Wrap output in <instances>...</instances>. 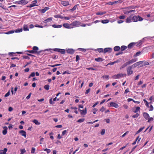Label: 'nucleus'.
Instances as JSON below:
<instances>
[{
	"instance_id": "1",
	"label": "nucleus",
	"mask_w": 154,
	"mask_h": 154,
	"mask_svg": "<svg viewBox=\"0 0 154 154\" xmlns=\"http://www.w3.org/2000/svg\"><path fill=\"white\" fill-rule=\"evenodd\" d=\"M143 19L140 16H137L131 15L128 17L125 20V22L127 23H130L133 22H136L138 21H142Z\"/></svg>"
},
{
	"instance_id": "2",
	"label": "nucleus",
	"mask_w": 154,
	"mask_h": 154,
	"mask_svg": "<svg viewBox=\"0 0 154 154\" xmlns=\"http://www.w3.org/2000/svg\"><path fill=\"white\" fill-rule=\"evenodd\" d=\"M32 49L35 52V54H36L38 55H39L40 54L42 51H48L50 49H47L46 50H45L44 51H37L38 50V47L37 46H34L33 47Z\"/></svg>"
},
{
	"instance_id": "3",
	"label": "nucleus",
	"mask_w": 154,
	"mask_h": 154,
	"mask_svg": "<svg viewBox=\"0 0 154 154\" xmlns=\"http://www.w3.org/2000/svg\"><path fill=\"white\" fill-rule=\"evenodd\" d=\"M133 67L134 66L133 65L129 66L128 67L127 69L128 75H130L133 73V71L132 69Z\"/></svg>"
},
{
	"instance_id": "4",
	"label": "nucleus",
	"mask_w": 154,
	"mask_h": 154,
	"mask_svg": "<svg viewBox=\"0 0 154 154\" xmlns=\"http://www.w3.org/2000/svg\"><path fill=\"white\" fill-rule=\"evenodd\" d=\"M53 50L54 51L59 52L62 54H65V50L63 49L55 48L53 49Z\"/></svg>"
},
{
	"instance_id": "5",
	"label": "nucleus",
	"mask_w": 154,
	"mask_h": 154,
	"mask_svg": "<svg viewBox=\"0 0 154 154\" xmlns=\"http://www.w3.org/2000/svg\"><path fill=\"white\" fill-rule=\"evenodd\" d=\"M81 24V22L79 21L73 22L72 23V28L78 26Z\"/></svg>"
},
{
	"instance_id": "6",
	"label": "nucleus",
	"mask_w": 154,
	"mask_h": 154,
	"mask_svg": "<svg viewBox=\"0 0 154 154\" xmlns=\"http://www.w3.org/2000/svg\"><path fill=\"white\" fill-rule=\"evenodd\" d=\"M28 2L26 0H21L17 2L16 3L19 5H26L27 4Z\"/></svg>"
},
{
	"instance_id": "7",
	"label": "nucleus",
	"mask_w": 154,
	"mask_h": 154,
	"mask_svg": "<svg viewBox=\"0 0 154 154\" xmlns=\"http://www.w3.org/2000/svg\"><path fill=\"white\" fill-rule=\"evenodd\" d=\"M37 1L36 0H35L33 1L32 3L30 4L29 6H27L28 7L32 8L35 6H38V5H37Z\"/></svg>"
},
{
	"instance_id": "8",
	"label": "nucleus",
	"mask_w": 154,
	"mask_h": 154,
	"mask_svg": "<svg viewBox=\"0 0 154 154\" xmlns=\"http://www.w3.org/2000/svg\"><path fill=\"white\" fill-rule=\"evenodd\" d=\"M63 26L66 28L71 29L72 28V26L71 23L69 24L67 23H64L63 24Z\"/></svg>"
},
{
	"instance_id": "9",
	"label": "nucleus",
	"mask_w": 154,
	"mask_h": 154,
	"mask_svg": "<svg viewBox=\"0 0 154 154\" xmlns=\"http://www.w3.org/2000/svg\"><path fill=\"white\" fill-rule=\"evenodd\" d=\"M112 50V49L110 48H105L103 50L104 53H111Z\"/></svg>"
},
{
	"instance_id": "10",
	"label": "nucleus",
	"mask_w": 154,
	"mask_h": 154,
	"mask_svg": "<svg viewBox=\"0 0 154 154\" xmlns=\"http://www.w3.org/2000/svg\"><path fill=\"white\" fill-rule=\"evenodd\" d=\"M60 4L64 6H66L69 5V2L68 1H61Z\"/></svg>"
},
{
	"instance_id": "11",
	"label": "nucleus",
	"mask_w": 154,
	"mask_h": 154,
	"mask_svg": "<svg viewBox=\"0 0 154 154\" xmlns=\"http://www.w3.org/2000/svg\"><path fill=\"white\" fill-rule=\"evenodd\" d=\"M110 104L111 106L114 107L116 108H117L119 107V105L116 103L111 102L110 103Z\"/></svg>"
},
{
	"instance_id": "12",
	"label": "nucleus",
	"mask_w": 154,
	"mask_h": 154,
	"mask_svg": "<svg viewBox=\"0 0 154 154\" xmlns=\"http://www.w3.org/2000/svg\"><path fill=\"white\" fill-rule=\"evenodd\" d=\"M49 8L48 7H45L43 9H40L39 10V11H40L42 13H45L47 11L49 10Z\"/></svg>"
},
{
	"instance_id": "13",
	"label": "nucleus",
	"mask_w": 154,
	"mask_h": 154,
	"mask_svg": "<svg viewBox=\"0 0 154 154\" xmlns=\"http://www.w3.org/2000/svg\"><path fill=\"white\" fill-rule=\"evenodd\" d=\"M3 130L2 131V134L4 135H6L7 132L8 128L7 126H4L3 128Z\"/></svg>"
},
{
	"instance_id": "14",
	"label": "nucleus",
	"mask_w": 154,
	"mask_h": 154,
	"mask_svg": "<svg viewBox=\"0 0 154 154\" xmlns=\"http://www.w3.org/2000/svg\"><path fill=\"white\" fill-rule=\"evenodd\" d=\"M81 112V116L85 115L87 113V108H85L84 109L82 110Z\"/></svg>"
},
{
	"instance_id": "15",
	"label": "nucleus",
	"mask_w": 154,
	"mask_h": 154,
	"mask_svg": "<svg viewBox=\"0 0 154 154\" xmlns=\"http://www.w3.org/2000/svg\"><path fill=\"white\" fill-rule=\"evenodd\" d=\"M66 51L68 53L70 54H73L75 52L74 50L72 49H68Z\"/></svg>"
},
{
	"instance_id": "16",
	"label": "nucleus",
	"mask_w": 154,
	"mask_h": 154,
	"mask_svg": "<svg viewBox=\"0 0 154 154\" xmlns=\"http://www.w3.org/2000/svg\"><path fill=\"white\" fill-rule=\"evenodd\" d=\"M52 20V17H49L46 20H44L43 22L44 23H49Z\"/></svg>"
},
{
	"instance_id": "17",
	"label": "nucleus",
	"mask_w": 154,
	"mask_h": 154,
	"mask_svg": "<svg viewBox=\"0 0 154 154\" xmlns=\"http://www.w3.org/2000/svg\"><path fill=\"white\" fill-rule=\"evenodd\" d=\"M143 61H140L138 62L133 64V66H134V68L139 66L140 64H142L143 63Z\"/></svg>"
},
{
	"instance_id": "18",
	"label": "nucleus",
	"mask_w": 154,
	"mask_h": 154,
	"mask_svg": "<svg viewBox=\"0 0 154 154\" xmlns=\"http://www.w3.org/2000/svg\"><path fill=\"white\" fill-rule=\"evenodd\" d=\"M19 133L21 134V135L24 136V137L26 138V133L25 131L23 130H21L19 132Z\"/></svg>"
},
{
	"instance_id": "19",
	"label": "nucleus",
	"mask_w": 154,
	"mask_h": 154,
	"mask_svg": "<svg viewBox=\"0 0 154 154\" xmlns=\"http://www.w3.org/2000/svg\"><path fill=\"white\" fill-rule=\"evenodd\" d=\"M126 75V74L119 73L117 74L118 79H120L122 77H125Z\"/></svg>"
},
{
	"instance_id": "20",
	"label": "nucleus",
	"mask_w": 154,
	"mask_h": 154,
	"mask_svg": "<svg viewBox=\"0 0 154 154\" xmlns=\"http://www.w3.org/2000/svg\"><path fill=\"white\" fill-rule=\"evenodd\" d=\"M7 150L8 149L6 148H4L3 150H0V154H5Z\"/></svg>"
},
{
	"instance_id": "21",
	"label": "nucleus",
	"mask_w": 154,
	"mask_h": 154,
	"mask_svg": "<svg viewBox=\"0 0 154 154\" xmlns=\"http://www.w3.org/2000/svg\"><path fill=\"white\" fill-rule=\"evenodd\" d=\"M128 9H126V7L124 8L123 11V13L125 14H128L129 13V11H128Z\"/></svg>"
},
{
	"instance_id": "22",
	"label": "nucleus",
	"mask_w": 154,
	"mask_h": 154,
	"mask_svg": "<svg viewBox=\"0 0 154 154\" xmlns=\"http://www.w3.org/2000/svg\"><path fill=\"white\" fill-rule=\"evenodd\" d=\"M143 116L146 119H148L149 118V115L146 112L144 113L143 114Z\"/></svg>"
},
{
	"instance_id": "23",
	"label": "nucleus",
	"mask_w": 154,
	"mask_h": 154,
	"mask_svg": "<svg viewBox=\"0 0 154 154\" xmlns=\"http://www.w3.org/2000/svg\"><path fill=\"white\" fill-rule=\"evenodd\" d=\"M135 43H134V42L131 43L128 45V47L129 48H132L133 46L135 45Z\"/></svg>"
},
{
	"instance_id": "24",
	"label": "nucleus",
	"mask_w": 154,
	"mask_h": 154,
	"mask_svg": "<svg viewBox=\"0 0 154 154\" xmlns=\"http://www.w3.org/2000/svg\"><path fill=\"white\" fill-rule=\"evenodd\" d=\"M103 60L101 57H98L95 59V60L97 62H102Z\"/></svg>"
},
{
	"instance_id": "25",
	"label": "nucleus",
	"mask_w": 154,
	"mask_h": 154,
	"mask_svg": "<svg viewBox=\"0 0 154 154\" xmlns=\"http://www.w3.org/2000/svg\"><path fill=\"white\" fill-rule=\"evenodd\" d=\"M136 7H137V6L132 5V6H129V7H126V9H128V10H130L131 9H134Z\"/></svg>"
},
{
	"instance_id": "26",
	"label": "nucleus",
	"mask_w": 154,
	"mask_h": 154,
	"mask_svg": "<svg viewBox=\"0 0 154 154\" xmlns=\"http://www.w3.org/2000/svg\"><path fill=\"white\" fill-rule=\"evenodd\" d=\"M52 26L54 28H59L62 27V25H57L55 24H54L52 25Z\"/></svg>"
},
{
	"instance_id": "27",
	"label": "nucleus",
	"mask_w": 154,
	"mask_h": 154,
	"mask_svg": "<svg viewBox=\"0 0 154 154\" xmlns=\"http://www.w3.org/2000/svg\"><path fill=\"white\" fill-rule=\"evenodd\" d=\"M144 39V38H143L142 39L140 40L138 42V44H137V45L138 46H140V45H141L143 44V43L144 42H143Z\"/></svg>"
},
{
	"instance_id": "28",
	"label": "nucleus",
	"mask_w": 154,
	"mask_h": 154,
	"mask_svg": "<svg viewBox=\"0 0 154 154\" xmlns=\"http://www.w3.org/2000/svg\"><path fill=\"white\" fill-rule=\"evenodd\" d=\"M23 30L25 31H28L29 30L28 26L27 25H24L23 26Z\"/></svg>"
},
{
	"instance_id": "29",
	"label": "nucleus",
	"mask_w": 154,
	"mask_h": 154,
	"mask_svg": "<svg viewBox=\"0 0 154 154\" xmlns=\"http://www.w3.org/2000/svg\"><path fill=\"white\" fill-rule=\"evenodd\" d=\"M137 61V59H133L129 61V63L130 64H132L135 62Z\"/></svg>"
},
{
	"instance_id": "30",
	"label": "nucleus",
	"mask_w": 154,
	"mask_h": 154,
	"mask_svg": "<svg viewBox=\"0 0 154 154\" xmlns=\"http://www.w3.org/2000/svg\"><path fill=\"white\" fill-rule=\"evenodd\" d=\"M32 122L34 123L36 125H39L41 124L40 122H39L36 119H34Z\"/></svg>"
},
{
	"instance_id": "31",
	"label": "nucleus",
	"mask_w": 154,
	"mask_h": 154,
	"mask_svg": "<svg viewBox=\"0 0 154 154\" xmlns=\"http://www.w3.org/2000/svg\"><path fill=\"white\" fill-rule=\"evenodd\" d=\"M120 48L119 46H116L114 48V50L115 51H118Z\"/></svg>"
},
{
	"instance_id": "32",
	"label": "nucleus",
	"mask_w": 154,
	"mask_h": 154,
	"mask_svg": "<svg viewBox=\"0 0 154 154\" xmlns=\"http://www.w3.org/2000/svg\"><path fill=\"white\" fill-rule=\"evenodd\" d=\"M15 32V30H11L9 31L8 32H5V33L6 34H12Z\"/></svg>"
},
{
	"instance_id": "33",
	"label": "nucleus",
	"mask_w": 154,
	"mask_h": 154,
	"mask_svg": "<svg viewBox=\"0 0 154 154\" xmlns=\"http://www.w3.org/2000/svg\"><path fill=\"white\" fill-rule=\"evenodd\" d=\"M127 48V47L125 46V45H123L120 48V49L121 50V51H123L125 50L126 48Z\"/></svg>"
},
{
	"instance_id": "34",
	"label": "nucleus",
	"mask_w": 154,
	"mask_h": 154,
	"mask_svg": "<svg viewBox=\"0 0 154 154\" xmlns=\"http://www.w3.org/2000/svg\"><path fill=\"white\" fill-rule=\"evenodd\" d=\"M144 128V127L141 128L137 131L136 132V134H138V133L141 132Z\"/></svg>"
},
{
	"instance_id": "35",
	"label": "nucleus",
	"mask_w": 154,
	"mask_h": 154,
	"mask_svg": "<svg viewBox=\"0 0 154 154\" xmlns=\"http://www.w3.org/2000/svg\"><path fill=\"white\" fill-rule=\"evenodd\" d=\"M79 4L75 5L72 9L69 10V11H73L75 10L76 9L77 6Z\"/></svg>"
},
{
	"instance_id": "36",
	"label": "nucleus",
	"mask_w": 154,
	"mask_h": 154,
	"mask_svg": "<svg viewBox=\"0 0 154 154\" xmlns=\"http://www.w3.org/2000/svg\"><path fill=\"white\" fill-rule=\"evenodd\" d=\"M0 7H1L4 10L6 9V7L3 5L2 3H0Z\"/></svg>"
},
{
	"instance_id": "37",
	"label": "nucleus",
	"mask_w": 154,
	"mask_h": 154,
	"mask_svg": "<svg viewBox=\"0 0 154 154\" xmlns=\"http://www.w3.org/2000/svg\"><path fill=\"white\" fill-rule=\"evenodd\" d=\"M50 86L48 85H46L44 87V88L46 90L48 91L49 89Z\"/></svg>"
},
{
	"instance_id": "38",
	"label": "nucleus",
	"mask_w": 154,
	"mask_h": 154,
	"mask_svg": "<svg viewBox=\"0 0 154 154\" xmlns=\"http://www.w3.org/2000/svg\"><path fill=\"white\" fill-rule=\"evenodd\" d=\"M101 22L103 23H107L109 22V20L107 19L104 20H101Z\"/></svg>"
},
{
	"instance_id": "39",
	"label": "nucleus",
	"mask_w": 154,
	"mask_h": 154,
	"mask_svg": "<svg viewBox=\"0 0 154 154\" xmlns=\"http://www.w3.org/2000/svg\"><path fill=\"white\" fill-rule=\"evenodd\" d=\"M23 29L22 28L20 29H17L15 31V32L16 33H18V32H21L22 31Z\"/></svg>"
},
{
	"instance_id": "40",
	"label": "nucleus",
	"mask_w": 154,
	"mask_h": 154,
	"mask_svg": "<svg viewBox=\"0 0 154 154\" xmlns=\"http://www.w3.org/2000/svg\"><path fill=\"white\" fill-rule=\"evenodd\" d=\"M140 107H137L136 108V109L134 111V113H136V112H138V111L140 110Z\"/></svg>"
},
{
	"instance_id": "41",
	"label": "nucleus",
	"mask_w": 154,
	"mask_h": 154,
	"mask_svg": "<svg viewBox=\"0 0 154 154\" xmlns=\"http://www.w3.org/2000/svg\"><path fill=\"white\" fill-rule=\"evenodd\" d=\"M118 1H115L113 2H109L107 3L109 5H112L116 3Z\"/></svg>"
},
{
	"instance_id": "42",
	"label": "nucleus",
	"mask_w": 154,
	"mask_h": 154,
	"mask_svg": "<svg viewBox=\"0 0 154 154\" xmlns=\"http://www.w3.org/2000/svg\"><path fill=\"white\" fill-rule=\"evenodd\" d=\"M125 18V16L124 15L120 16L119 17V18L120 19H124Z\"/></svg>"
},
{
	"instance_id": "43",
	"label": "nucleus",
	"mask_w": 154,
	"mask_h": 154,
	"mask_svg": "<svg viewBox=\"0 0 154 154\" xmlns=\"http://www.w3.org/2000/svg\"><path fill=\"white\" fill-rule=\"evenodd\" d=\"M141 54V52L140 51H138L137 52L136 54H135L134 56V57H136L137 56H138L139 55H140V54Z\"/></svg>"
},
{
	"instance_id": "44",
	"label": "nucleus",
	"mask_w": 154,
	"mask_h": 154,
	"mask_svg": "<svg viewBox=\"0 0 154 154\" xmlns=\"http://www.w3.org/2000/svg\"><path fill=\"white\" fill-rule=\"evenodd\" d=\"M44 150V151H46L48 154L49 153L51 152L50 149L47 148L45 149Z\"/></svg>"
},
{
	"instance_id": "45",
	"label": "nucleus",
	"mask_w": 154,
	"mask_h": 154,
	"mask_svg": "<svg viewBox=\"0 0 154 154\" xmlns=\"http://www.w3.org/2000/svg\"><path fill=\"white\" fill-rule=\"evenodd\" d=\"M106 13V12H98L96 13V14L97 15H103Z\"/></svg>"
},
{
	"instance_id": "46",
	"label": "nucleus",
	"mask_w": 154,
	"mask_h": 154,
	"mask_svg": "<svg viewBox=\"0 0 154 154\" xmlns=\"http://www.w3.org/2000/svg\"><path fill=\"white\" fill-rule=\"evenodd\" d=\"M20 150L21 152L20 154H23L26 152V151L24 149H20Z\"/></svg>"
},
{
	"instance_id": "47",
	"label": "nucleus",
	"mask_w": 154,
	"mask_h": 154,
	"mask_svg": "<svg viewBox=\"0 0 154 154\" xmlns=\"http://www.w3.org/2000/svg\"><path fill=\"white\" fill-rule=\"evenodd\" d=\"M85 120L84 119H81L78 120L77 121L78 122H83Z\"/></svg>"
},
{
	"instance_id": "48",
	"label": "nucleus",
	"mask_w": 154,
	"mask_h": 154,
	"mask_svg": "<svg viewBox=\"0 0 154 154\" xmlns=\"http://www.w3.org/2000/svg\"><path fill=\"white\" fill-rule=\"evenodd\" d=\"M61 64H55L53 65H49V66H51L52 67H54L55 66H60L61 65Z\"/></svg>"
},
{
	"instance_id": "49",
	"label": "nucleus",
	"mask_w": 154,
	"mask_h": 154,
	"mask_svg": "<svg viewBox=\"0 0 154 154\" xmlns=\"http://www.w3.org/2000/svg\"><path fill=\"white\" fill-rule=\"evenodd\" d=\"M144 102L145 103V105L146 106L148 107H149V103L145 99L143 100Z\"/></svg>"
},
{
	"instance_id": "50",
	"label": "nucleus",
	"mask_w": 154,
	"mask_h": 154,
	"mask_svg": "<svg viewBox=\"0 0 154 154\" xmlns=\"http://www.w3.org/2000/svg\"><path fill=\"white\" fill-rule=\"evenodd\" d=\"M97 50L99 53L103 52V49L102 48H98L97 49Z\"/></svg>"
},
{
	"instance_id": "51",
	"label": "nucleus",
	"mask_w": 154,
	"mask_h": 154,
	"mask_svg": "<svg viewBox=\"0 0 154 154\" xmlns=\"http://www.w3.org/2000/svg\"><path fill=\"white\" fill-rule=\"evenodd\" d=\"M139 114L137 113L135 115H134L132 116V117L134 118H137L139 116Z\"/></svg>"
},
{
	"instance_id": "52",
	"label": "nucleus",
	"mask_w": 154,
	"mask_h": 154,
	"mask_svg": "<svg viewBox=\"0 0 154 154\" xmlns=\"http://www.w3.org/2000/svg\"><path fill=\"white\" fill-rule=\"evenodd\" d=\"M140 136H138L136 138L135 141H137V143H138L140 141Z\"/></svg>"
},
{
	"instance_id": "53",
	"label": "nucleus",
	"mask_w": 154,
	"mask_h": 154,
	"mask_svg": "<svg viewBox=\"0 0 154 154\" xmlns=\"http://www.w3.org/2000/svg\"><path fill=\"white\" fill-rule=\"evenodd\" d=\"M105 107L103 106L100 109V111L103 112L105 110Z\"/></svg>"
},
{
	"instance_id": "54",
	"label": "nucleus",
	"mask_w": 154,
	"mask_h": 154,
	"mask_svg": "<svg viewBox=\"0 0 154 154\" xmlns=\"http://www.w3.org/2000/svg\"><path fill=\"white\" fill-rule=\"evenodd\" d=\"M105 132V129H102L101 132L100 134L102 135H104Z\"/></svg>"
},
{
	"instance_id": "55",
	"label": "nucleus",
	"mask_w": 154,
	"mask_h": 154,
	"mask_svg": "<svg viewBox=\"0 0 154 154\" xmlns=\"http://www.w3.org/2000/svg\"><path fill=\"white\" fill-rule=\"evenodd\" d=\"M80 59V57L78 55H77L76 57L75 61L76 62L78 61Z\"/></svg>"
},
{
	"instance_id": "56",
	"label": "nucleus",
	"mask_w": 154,
	"mask_h": 154,
	"mask_svg": "<svg viewBox=\"0 0 154 154\" xmlns=\"http://www.w3.org/2000/svg\"><path fill=\"white\" fill-rule=\"evenodd\" d=\"M148 119V122H150L151 121H153V119L152 117H151V118L149 117Z\"/></svg>"
},
{
	"instance_id": "57",
	"label": "nucleus",
	"mask_w": 154,
	"mask_h": 154,
	"mask_svg": "<svg viewBox=\"0 0 154 154\" xmlns=\"http://www.w3.org/2000/svg\"><path fill=\"white\" fill-rule=\"evenodd\" d=\"M35 148L34 147H32V148L31 151V153H33L35 152Z\"/></svg>"
},
{
	"instance_id": "58",
	"label": "nucleus",
	"mask_w": 154,
	"mask_h": 154,
	"mask_svg": "<svg viewBox=\"0 0 154 154\" xmlns=\"http://www.w3.org/2000/svg\"><path fill=\"white\" fill-rule=\"evenodd\" d=\"M109 76L108 75H104L102 76V78L103 79H108Z\"/></svg>"
},
{
	"instance_id": "59",
	"label": "nucleus",
	"mask_w": 154,
	"mask_h": 154,
	"mask_svg": "<svg viewBox=\"0 0 154 154\" xmlns=\"http://www.w3.org/2000/svg\"><path fill=\"white\" fill-rule=\"evenodd\" d=\"M123 53V52H122V51H119L118 53H116V56H117Z\"/></svg>"
},
{
	"instance_id": "60",
	"label": "nucleus",
	"mask_w": 154,
	"mask_h": 154,
	"mask_svg": "<svg viewBox=\"0 0 154 154\" xmlns=\"http://www.w3.org/2000/svg\"><path fill=\"white\" fill-rule=\"evenodd\" d=\"M10 91H9L5 95V97H7L8 96L10 95Z\"/></svg>"
},
{
	"instance_id": "61",
	"label": "nucleus",
	"mask_w": 154,
	"mask_h": 154,
	"mask_svg": "<svg viewBox=\"0 0 154 154\" xmlns=\"http://www.w3.org/2000/svg\"><path fill=\"white\" fill-rule=\"evenodd\" d=\"M86 69L88 70H97V69L94 68H93L92 67H89V68H87Z\"/></svg>"
},
{
	"instance_id": "62",
	"label": "nucleus",
	"mask_w": 154,
	"mask_h": 154,
	"mask_svg": "<svg viewBox=\"0 0 154 154\" xmlns=\"http://www.w3.org/2000/svg\"><path fill=\"white\" fill-rule=\"evenodd\" d=\"M124 22V21H123L122 20H118L117 21V22L118 23L120 24V23H123Z\"/></svg>"
},
{
	"instance_id": "63",
	"label": "nucleus",
	"mask_w": 154,
	"mask_h": 154,
	"mask_svg": "<svg viewBox=\"0 0 154 154\" xmlns=\"http://www.w3.org/2000/svg\"><path fill=\"white\" fill-rule=\"evenodd\" d=\"M112 78H113L114 79H118V76H117V75H114L112 77Z\"/></svg>"
},
{
	"instance_id": "64",
	"label": "nucleus",
	"mask_w": 154,
	"mask_h": 154,
	"mask_svg": "<svg viewBox=\"0 0 154 154\" xmlns=\"http://www.w3.org/2000/svg\"><path fill=\"white\" fill-rule=\"evenodd\" d=\"M98 110V109L96 108H94L93 109V113L94 114H95L96 113V112Z\"/></svg>"
}]
</instances>
